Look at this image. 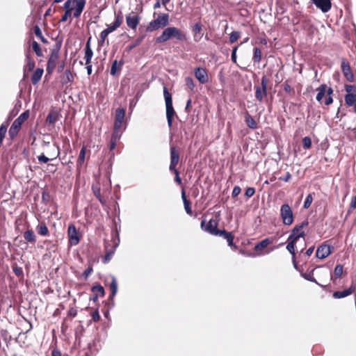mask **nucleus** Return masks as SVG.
Listing matches in <instances>:
<instances>
[{"label":"nucleus","mask_w":356,"mask_h":356,"mask_svg":"<svg viewBox=\"0 0 356 356\" xmlns=\"http://www.w3.org/2000/svg\"><path fill=\"white\" fill-rule=\"evenodd\" d=\"M219 221L220 214L217 213L215 214V217L211 218L208 222L206 219H203L201 222L200 227L203 231L212 236L223 238L227 241L229 246L236 249L237 246L234 243V235L232 232H227L225 229H218Z\"/></svg>","instance_id":"1"},{"label":"nucleus","mask_w":356,"mask_h":356,"mask_svg":"<svg viewBox=\"0 0 356 356\" xmlns=\"http://www.w3.org/2000/svg\"><path fill=\"white\" fill-rule=\"evenodd\" d=\"M85 6L86 0H67L63 5L65 13L60 19L59 22L63 23L69 20V24H71L72 17L79 18Z\"/></svg>","instance_id":"2"},{"label":"nucleus","mask_w":356,"mask_h":356,"mask_svg":"<svg viewBox=\"0 0 356 356\" xmlns=\"http://www.w3.org/2000/svg\"><path fill=\"white\" fill-rule=\"evenodd\" d=\"M172 38H175L179 41L184 42L187 40L186 33L175 26H169L165 28L162 33L156 38L157 43H164Z\"/></svg>","instance_id":"3"},{"label":"nucleus","mask_w":356,"mask_h":356,"mask_svg":"<svg viewBox=\"0 0 356 356\" xmlns=\"http://www.w3.org/2000/svg\"><path fill=\"white\" fill-rule=\"evenodd\" d=\"M62 47V41L58 40L54 44L53 48L51 49V53L47 60V72L49 74H52L55 70L56 63L59 58V52Z\"/></svg>","instance_id":"4"},{"label":"nucleus","mask_w":356,"mask_h":356,"mask_svg":"<svg viewBox=\"0 0 356 356\" xmlns=\"http://www.w3.org/2000/svg\"><path fill=\"white\" fill-rule=\"evenodd\" d=\"M163 96L165 102L166 118L169 127H171L172 125L173 118L176 113L172 106V95L169 92L168 88L165 86L163 88Z\"/></svg>","instance_id":"5"},{"label":"nucleus","mask_w":356,"mask_h":356,"mask_svg":"<svg viewBox=\"0 0 356 356\" xmlns=\"http://www.w3.org/2000/svg\"><path fill=\"white\" fill-rule=\"evenodd\" d=\"M30 113L27 110L23 112L15 121L10 127L8 134L11 139H14L18 134L22 124L28 120Z\"/></svg>","instance_id":"6"},{"label":"nucleus","mask_w":356,"mask_h":356,"mask_svg":"<svg viewBox=\"0 0 356 356\" xmlns=\"http://www.w3.org/2000/svg\"><path fill=\"white\" fill-rule=\"evenodd\" d=\"M169 24V15L168 13H163L159 15L157 17L151 21L147 26V31L153 32L159 29H162L168 26Z\"/></svg>","instance_id":"7"},{"label":"nucleus","mask_w":356,"mask_h":356,"mask_svg":"<svg viewBox=\"0 0 356 356\" xmlns=\"http://www.w3.org/2000/svg\"><path fill=\"white\" fill-rule=\"evenodd\" d=\"M280 218L282 223L286 226H290L293 223L295 216L289 204H284L281 206Z\"/></svg>","instance_id":"8"},{"label":"nucleus","mask_w":356,"mask_h":356,"mask_svg":"<svg viewBox=\"0 0 356 356\" xmlns=\"http://www.w3.org/2000/svg\"><path fill=\"white\" fill-rule=\"evenodd\" d=\"M112 248L111 250L108 249V245H106L105 246L106 254L103 259L104 263H108L112 258L114 254L115 250L116 248L118 246L120 243L119 234L117 230L112 232Z\"/></svg>","instance_id":"9"},{"label":"nucleus","mask_w":356,"mask_h":356,"mask_svg":"<svg viewBox=\"0 0 356 356\" xmlns=\"http://www.w3.org/2000/svg\"><path fill=\"white\" fill-rule=\"evenodd\" d=\"M308 225L309 222L307 220L302 221L300 224L296 225L291 230L289 239H293L298 241L300 238H304L305 236V232L303 229L307 227Z\"/></svg>","instance_id":"10"},{"label":"nucleus","mask_w":356,"mask_h":356,"mask_svg":"<svg viewBox=\"0 0 356 356\" xmlns=\"http://www.w3.org/2000/svg\"><path fill=\"white\" fill-rule=\"evenodd\" d=\"M268 80L266 76L264 75L261 79V86H256L255 88V98L259 102H263L265 97L267 96V87Z\"/></svg>","instance_id":"11"},{"label":"nucleus","mask_w":356,"mask_h":356,"mask_svg":"<svg viewBox=\"0 0 356 356\" xmlns=\"http://www.w3.org/2000/svg\"><path fill=\"white\" fill-rule=\"evenodd\" d=\"M346 94L344 97L345 104L353 106L356 103V86L354 85H345Z\"/></svg>","instance_id":"12"},{"label":"nucleus","mask_w":356,"mask_h":356,"mask_svg":"<svg viewBox=\"0 0 356 356\" xmlns=\"http://www.w3.org/2000/svg\"><path fill=\"white\" fill-rule=\"evenodd\" d=\"M50 147L51 150L48 154L50 157L47 156L44 153H42L38 156V163L40 164L47 163L49 161H53L59 156L60 153L59 147L54 145Z\"/></svg>","instance_id":"13"},{"label":"nucleus","mask_w":356,"mask_h":356,"mask_svg":"<svg viewBox=\"0 0 356 356\" xmlns=\"http://www.w3.org/2000/svg\"><path fill=\"white\" fill-rule=\"evenodd\" d=\"M68 242L70 245H76L80 242L81 235L74 224H70L67 229Z\"/></svg>","instance_id":"14"},{"label":"nucleus","mask_w":356,"mask_h":356,"mask_svg":"<svg viewBox=\"0 0 356 356\" xmlns=\"http://www.w3.org/2000/svg\"><path fill=\"white\" fill-rule=\"evenodd\" d=\"M341 69L342 73H343L344 77L346 79V80L349 82H353L354 81L353 73L351 70L350 63L345 58L341 59Z\"/></svg>","instance_id":"15"},{"label":"nucleus","mask_w":356,"mask_h":356,"mask_svg":"<svg viewBox=\"0 0 356 356\" xmlns=\"http://www.w3.org/2000/svg\"><path fill=\"white\" fill-rule=\"evenodd\" d=\"M179 161V152L177 147L175 145L170 146V163L169 166L170 170H175L177 165Z\"/></svg>","instance_id":"16"},{"label":"nucleus","mask_w":356,"mask_h":356,"mask_svg":"<svg viewBox=\"0 0 356 356\" xmlns=\"http://www.w3.org/2000/svg\"><path fill=\"white\" fill-rule=\"evenodd\" d=\"M140 17L136 13L131 12L126 16V23L129 28L136 30L139 24Z\"/></svg>","instance_id":"17"},{"label":"nucleus","mask_w":356,"mask_h":356,"mask_svg":"<svg viewBox=\"0 0 356 356\" xmlns=\"http://www.w3.org/2000/svg\"><path fill=\"white\" fill-rule=\"evenodd\" d=\"M194 76L201 84L209 81V75L205 68L197 67L194 70Z\"/></svg>","instance_id":"18"},{"label":"nucleus","mask_w":356,"mask_h":356,"mask_svg":"<svg viewBox=\"0 0 356 356\" xmlns=\"http://www.w3.org/2000/svg\"><path fill=\"white\" fill-rule=\"evenodd\" d=\"M333 248L329 245L323 244L320 245L316 252V256L318 259H323L331 254V249Z\"/></svg>","instance_id":"19"},{"label":"nucleus","mask_w":356,"mask_h":356,"mask_svg":"<svg viewBox=\"0 0 356 356\" xmlns=\"http://www.w3.org/2000/svg\"><path fill=\"white\" fill-rule=\"evenodd\" d=\"M292 83L293 80L291 79H287L282 85L286 96L289 98L294 97L296 95V88L292 86Z\"/></svg>","instance_id":"20"},{"label":"nucleus","mask_w":356,"mask_h":356,"mask_svg":"<svg viewBox=\"0 0 356 356\" xmlns=\"http://www.w3.org/2000/svg\"><path fill=\"white\" fill-rule=\"evenodd\" d=\"M273 241L274 240L273 238H266L257 243L254 249L258 254H261L264 250L270 244L273 243Z\"/></svg>","instance_id":"21"},{"label":"nucleus","mask_w":356,"mask_h":356,"mask_svg":"<svg viewBox=\"0 0 356 356\" xmlns=\"http://www.w3.org/2000/svg\"><path fill=\"white\" fill-rule=\"evenodd\" d=\"M192 33L195 42H199L202 39L203 33L202 25L200 22H197L192 26Z\"/></svg>","instance_id":"22"},{"label":"nucleus","mask_w":356,"mask_h":356,"mask_svg":"<svg viewBox=\"0 0 356 356\" xmlns=\"http://www.w3.org/2000/svg\"><path fill=\"white\" fill-rule=\"evenodd\" d=\"M316 6L321 9L323 13H327L331 8L330 0H312Z\"/></svg>","instance_id":"23"},{"label":"nucleus","mask_w":356,"mask_h":356,"mask_svg":"<svg viewBox=\"0 0 356 356\" xmlns=\"http://www.w3.org/2000/svg\"><path fill=\"white\" fill-rule=\"evenodd\" d=\"M123 65V60H120V61L117 60H113L111 67V75L113 76H118L120 74Z\"/></svg>","instance_id":"24"},{"label":"nucleus","mask_w":356,"mask_h":356,"mask_svg":"<svg viewBox=\"0 0 356 356\" xmlns=\"http://www.w3.org/2000/svg\"><path fill=\"white\" fill-rule=\"evenodd\" d=\"M356 289V287L353 285H351L348 289H345L344 291H334L333 293V297L334 298H337V299H339V298H345L348 296H350L353 293L355 292Z\"/></svg>","instance_id":"25"},{"label":"nucleus","mask_w":356,"mask_h":356,"mask_svg":"<svg viewBox=\"0 0 356 356\" xmlns=\"http://www.w3.org/2000/svg\"><path fill=\"white\" fill-rule=\"evenodd\" d=\"M90 40H91V37H90L88 39V40L86 43L85 49H84V51H85L84 59L86 60L85 64H89V63H91V60L93 56V51H92V50L91 49V46H90Z\"/></svg>","instance_id":"26"},{"label":"nucleus","mask_w":356,"mask_h":356,"mask_svg":"<svg viewBox=\"0 0 356 356\" xmlns=\"http://www.w3.org/2000/svg\"><path fill=\"white\" fill-rule=\"evenodd\" d=\"M181 199L183 200L185 211L189 216L193 215V211L191 207V202L187 199L184 189L181 191Z\"/></svg>","instance_id":"27"},{"label":"nucleus","mask_w":356,"mask_h":356,"mask_svg":"<svg viewBox=\"0 0 356 356\" xmlns=\"http://www.w3.org/2000/svg\"><path fill=\"white\" fill-rule=\"evenodd\" d=\"M24 238L29 243L35 245L36 243V235L32 229H29L24 232Z\"/></svg>","instance_id":"28"},{"label":"nucleus","mask_w":356,"mask_h":356,"mask_svg":"<svg viewBox=\"0 0 356 356\" xmlns=\"http://www.w3.org/2000/svg\"><path fill=\"white\" fill-rule=\"evenodd\" d=\"M109 289L111 290V294L109 295L108 299L113 301L118 291V282L115 277H111V278Z\"/></svg>","instance_id":"29"},{"label":"nucleus","mask_w":356,"mask_h":356,"mask_svg":"<svg viewBox=\"0 0 356 356\" xmlns=\"http://www.w3.org/2000/svg\"><path fill=\"white\" fill-rule=\"evenodd\" d=\"M26 63L24 68V72L26 71H28V72L33 71L35 67V61L33 59V58L31 57L30 52H27L26 54Z\"/></svg>","instance_id":"30"},{"label":"nucleus","mask_w":356,"mask_h":356,"mask_svg":"<svg viewBox=\"0 0 356 356\" xmlns=\"http://www.w3.org/2000/svg\"><path fill=\"white\" fill-rule=\"evenodd\" d=\"M86 147L85 145H83L80 150L79 155L76 161L77 169H81L83 166L86 159Z\"/></svg>","instance_id":"31"},{"label":"nucleus","mask_w":356,"mask_h":356,"mask_svg":"<svg viewBox=\"0 0 356 356\" xmlns=\"http://www.w3.org/2000/svg\"><path fill=\"white\" fill-rule=\"evenodd\" d=\"M42 68H37L31 76V80L33 85H37L40 81L43 74Z\"/></svg>","instance_id":"32"},{"label":"nucleus","mask_w":356,"mask_h":356,"mask_svg":"<svg viewBox=\"0 0 356 356\" xmlns=\"http://www.w3.org/2000/svg\"><path fill=\"white\" fill-rule=\"evenodd\" d=\"M245 122L247 126L251 129H257V123L255 120L246 111L245 113Z\"/></svg>","instance_id":"33"},{"label":"nucleus","mask_w":356,"mask_h":356,"mask_svg":"<svg viewBox=\"0 0 356 356\" xmlns=\"http://www.w3.org/2000/svg\"><path fill=\"white\" fill-rule=\"evenodd\" d=\"M326 88H327V85L323 83V84H321L316 89V91L318 92V93H317L316 99L320 103H322L323 98L325 96Z\"/></svg>","instance_id":"34"},{"label":"nucleus","mask_w":356,"mask_h":356,"mask_svg":"<svg viewBox=\"0 0 356 356\" xmlns=\"http://www.w3.org/2000/svg\"><path fill=\"white\" fill-rule=\"evenodd\" d=\"M36 230L40 236H46L49 234V229L44 222H40L37 225Z\"/></svg>","instance_id":"35"},{"label":"nucleus","mask_w":356,"mask_h":356,"mask_svg":"<svg viewBox=\"0 0 356 356\" xmlns=\"http://www.w3.org/2000/svg\"><path fill=\"white\" fill-rule=\"evenodd\" d=\"M74 81V76L70 70H65L64 74L61 79V82L63 85L67 84L68 83H72Z\"/></svg>","instance_id":"36"},{"label":"nucleus","mask_w":356,"mask_h":356,"mask_svg":"<svg viewBox=\"0 0 356 356\" xmlns=\"http://www.w3.org/2000/svg\"><path fill=\"white\" fill-rule=\"evenodd\" d=\"M91 291L94 294H96L100 298L104 297L105 295L104 287L99 284L93 285L91 288Z\"/></svg>","instance_id":"37"},{"label":"nucleus","mask_w":356,"mask_h":356,"mask_svg":"<svg viewBox=\"0 0 356 356\" xmlns=\"http://www.w3.org/2000/svg\"><path fill=\"white\" fill-rule=\"evenodd\" d=\"M334 91H333V89L330 87L326 88V97L325 98V100H324V104L326 105V106H329L331 104H332L333 102V98L332 97V94H333Z\"/></svg>","instance_id":"38"},{"label":"nucleus","mask_w":356,"mask_h":356,"mask_svg":"<svg viewBox=\"0 0 356 356\" xmlns=\"http://www.w3.org/2000/svg\"><path fill=\"white\" fill-rule=\"evenodd\" d=\"M58 115L56 111H50L46 118V122L49 124H54L57 122Z\"/></svg>","instance_id":"39"},{"label":"nucleus","mask_w":356,"mask_h":356,"mask_svg":"<svg viewBox=\"0 0 356 356\" xmlns=\"http://www.w3.org/2000/svg\"><path fill=\"white\" fill-rule=\"evenodd\" d=\"M262 53L259 47L253 49L252 60L254 63H259L261 60Z\"/></svg>","instance_id":"40"},{"label":"nucleus","mask_w":356,"mask_h":356,"mask_svg":"<svg viewBox=\"0 0 356 356\" xmlns=\"http://www.w3.org/2000/svg\"><path fill=\"white\" fill-rule=\"evenodd\" d=\"M288 244L286 245V250L292 254V257H294L296 256V245L297 241L293 239H287Z\"/></svg>","instance_id":"41"},{"label":"nucleus","mask_w":356,"mask_h":356,"mask_svg":"<svg viewBox=\"0 0 356 356\" xmlns=\"http://www.w3.org/2000/svg\"><path fill=\"white\" fill-rule=\"evenodd\" d=\"M125 115V110L122 108H118L115 110V120L122 122L124 121Z\"/></svg>","instance_id":"42"},{"label":"nucleus","mask_w":356,"mask_h":356,"mask_svg":"<svg viewBox=\"0 0 356 356\" xmlns=\"http://www.w3.org/2000/svg\"><path fill=\"white\" fill-rule=\"evenodd\" d=\"M31 47L33 51L35 53L37 56L40 57L43 56V53L40 44L35 40L31 42Z\"/></svg>","instance_id":"43"},{"label":"nucleus","mask_w":356,"mask_h":356,"mask_svg":"<svg viewBox=\"0 0 356 356\" xmlns=\"http://www.w3.org/2000/svg\"><path fill=\"white\" fill-rule=\"evenodd\" d=\"M33 32L35 35L41 40L42 42L46 44L48 42L47 40L43 36L42 31L38 26L33 27Z\"/></svg>","instance_id":"44"},{"label":"nucleus","mask_w":356,"mask_h":356,"mask_svg":"<svg viewBox=\"0 0 356 356\" xmlns=\"http://www.w3.org/2000/svg\"><path fill=\"white\" fill-rule=\"evenodd\" d=\"M124 17L122 12H118L117 14H115V20L113 22V24L117 27H120L123 23Z\"/></svg>","instance_id":"45"},{"label":"nucleus","mask_w":356,"mask_h":356,"mask_svg":"<svg viewBox=\"0 0 356 356\" xmlns=\"http://www.w3.org/2000/svg\"><path fill=\"white\" fill-rule=\"evenodd\" d=\"M314 269H312L309 273H301V276L304 279H305V280H307L308 281H310V282H315V283L318 284L316 280V279L314 277Z\"/></svg>","instance_id":"46"},{"label":"nucleus","mask_w":356,"mask_h":356,"mask_svg":"<svg viewBox=\"0 0 356 356\" xmlns=\"http://www.w3.org/2000/svg\"><path fill=\"white\" fill-rule=\"evenodd\" d=\"M241 33L240 31H233L229 35V42L233 44L241 38Z\"/></svg>","instance_id":"47"},{"label":"nucleus","mask_w":356,"mask_h":356,"mask_svg":"<svg viewBox=\"0 0 356 356\" xmlns=\"http://www.w3.org/2000/svg\"><path fill=\"white\" fill-rule=\"evenodd\" d=\"M185 85L191 91L194 92L195 85L191 77L188 76L185 78Z\"/></svg>","instance_id":"48"},{"label":"nucleus","mask_w":356,"mask_h":356,"mask_svg":"<svg viewBox=\"0 0 356 356\" xmlns=\"http://www.w3.org/2000/svg\"><path fill=\"white\" fill-rule=\"evenodd\" d=\"M343 267L341 264H337L334 270V276L335 279L341 277L342 273H343Z\"/></svg>","instance_id":"49"},{"label":"nucleus","mask_w":356,"mask_h":356,"mask_svg":"<svg viewBox=\"0 0 356 356\" xmlns=\"http://www.w3.org/2000/svg\"><path fill=\"white\" fill-rule=\"evenodd\" d=\"M302 147L305 149H310L312 147V140L309 136H305L302 138Z\"/></svg>","instance_id":"50"},{"label":"nucleus","mask_w":356,"mask_h":356,"mask_svg":"<svg viewBox=\"0 0 356 356\" xmlns=\"http://www.w3.org/2000/svg\"><path fill=\"white\" fill-rule=\"evenodd\" d=\"M50 200L51 196L49 192L47 190H44L42 193V201L44 203L47 204L49 202Z\"/></svg>","instance_id":"51"},{"label":"nucleus","mask_w":356,"mask_h":356,"mask_svg":"<svg viewBox=\"0 0 356 356\" xmlns=\"http://www.w3.org/2000/svg\"><path fill=\"white\" fill-rule=\"evenodd\" d=\"M7 131V126L4 124H1L0 127V146L1 145L3 138L5 137L6 133Z\"/></svg>","instance_id":"52"},{"label":"nucleus","mask_w":356,"mask_h":356,"mask_svg":"<svg viewBox=\"0 0 356 356\" xmlns=\"http://www.w3.org/2000/svg\"><path fill=\"white\" fill-rule=\"evenodd\" d=\"M312 201H313V197H312V194H308L305 200L303 207L305 209L309 208V207L311 206V204L312 203Z\"/></svg>","instance_id":"53"},{"label":"nucleus","mask_w":356,"mask_h":356,"mask_svg":"<svg viewBox=\"0 0 356 356\" xmlns=\"http://www.w3.org/2000/svg\"><path fill=\"white\" fill-rule=\"evenodd\" d=\"M93 193H94V195L99 200V201L102 204H104L106 201L101 196V193H100V189L99 188H97V189H95V188H93Z\"/></svg>","instance_id":"54"},{"label":"nucleus","mask_w":356,"mask_h":356,"mask_svg":"<svg viewBox=\"0 0 356 356\" xmlns=\"http://www.w3.org/2000/svg\"><path fill=\"white\" fill-rule=\"evenodd\" d=\"M108 35L103 30L99 35V40L98 41V44L99 46H102L105 40H106Z\"/></svg>","instance_id":"55"},{"label":"nucleus","mask_w":356,"mask_h":356,"mask_svg":"<svg viewBox=\"0 0 356 356\" xmlns=\"http://www.w3.org/2000/svg\"><path fill=\"white\" fill-rule=\"evenodd\" d=\"M122 135L121 130H114L111 134V138L113 139L114 140L119 141Z\"/></svg>","instance_id":"56"},{"label":"nucleus","mask_w":356,"mask_h":356,"mask_svg":"<svg viewBox=\"0 0 356 356\" xmlns=\"http://www.w3.org/2000/svg\"><path fill=\"white\" fill-rule=\"evenodd\" d=\"M145 36L144 35H141L140 37H138L136 41L134 42V43L133 44H131L130 47H129V49H132L135 47H136L137 46H138L139 44H141V42H143V39H144Z\"/></svg>","instance_id":"57"},{"label":"nucleus","mask_w":356,"mask_h":356,"mask_svg":"<svg viewBox=\"0 0 356 356\" xmlns=\"http://www.w3.org/2000/svg\"><path fill=\"white\" fill-rule=\"evenodd\" d=\"M255 193V189L253 187H249L245 190V195L246 197L250 198Z\"/></svg>","instance_id":"58"},{"label":"nucleus","mask_w":356,"mask_h":356,"mask_svg":"<svg viewBox=\"0 0 356 356\" xmlns=\"http://www.w3.org/2000/svg\"><path fill=\"white\" fill-rule=\"evenodd\" d=\"M92 319L94 322H98L100 320V315L98 309H96L91 314Z\"/></svg>","instance_id":"59"},{"label":"nucleus","mask_w":356,"mask_h":356,"mask_svg":"<svg viewBox=\"0 0 356 356\" xmlns=\"http://www.w3.org/2000/svg\"><path fill=\"white\" fill-rule=\"evenodd\" d=\"M238 48V45H236L232 49L231 59L234 63H236V52H237Z\"/></svg>","instance_id":"60"},{"label":"nucleus","mask_w":356,"mask_h":356,"mask_svg":"<svg viewBox=\"0 0 356 356\" xmlns=\"http://www.w3.org/2000/svg\"><path fill=\"white\" fill-rule=\"evenodd\" d=\"M170 171L172 172L175 175V182L177 183V184H179V185H181L182 181H181V179L179 177V172L178 170H170Z\"/></svg>","instance_id":"61"},{"label":"nucleus","mask_w":356,"mask_h":356,"mask_svg":"<svg viewBox=\"0 0 356 356\" xmlns=\"http://www.w3.org/2000/svg\"><path fill=\"white\" fill-rule=\"evenodd\" d=\"M241 189L238 186H235L233 188L232 196V197H236L241 193Z\"/></svg>","instance_id":"62"},{"label":"nucleus","mask_w":356,"mask_h":356,"mask_svg":"<svg viewBox=\"0 0 356 356\" xmlns=\"http://www.w3.org/2000/svg\"><path fill=\"white\" fill-rule=\"evenodd\" d=\"M291 179V175L289 172H287L284 176L280 177L279 178L280 180L285 181V182L289 181Z\"/></svg>","instance_id":"63"},{"label":"nucleus","mask_w":356,"mask_h":356,"mask_svg":"<svg viewBox=\"0 0 356 356\" xmlns=\"http://www.w3.org/2000/svg\"><path fill=\"white\" fill-rule=\"evenodd\" d=\"M117 29L118 28L113 24H112L111 25L108 26L104 31L106 33L107 35H108L109 33H112L113 31H114Z\"/></svg>","instance_id":"64"}]
</instances>
